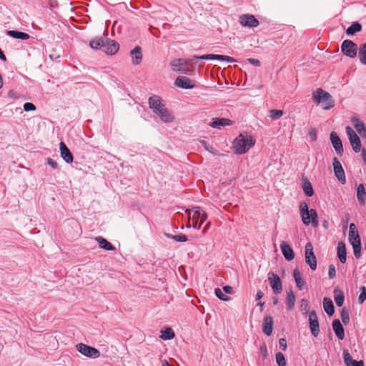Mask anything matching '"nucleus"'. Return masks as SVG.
<instances>
[{"label":"nucleus","mask_w":366,"mask_h":366,"mask_svg":"<svg viewBox=\"0 0 366 366\" xmlns=\"http://www.w3.org/2000/svg\"><path fill=\"white\" fill-rule=\"evenodd\" d=\"M149 105L153 112L157 114L163 122L170 123L173 122L174 119L173 114L162 103L159 97H151L149 99Z\"/></svg>","instance_id":"f257e3e1"},{"label":"nucleus","mask_w":366,"mask_h":366,"mask_svg":"<svg viewBox=\"0 0 366 366\" xmlns=\"http://www.w3.org/2000/svg\"><path fill=\"white\" fill-rule=\"evenodd\" d=\"M300 213L304 224L307 226L311 224L313 227L318 226L319 222L316 210L314 209L309 210L308 205L305 202L300 203Z\"/></svg>","instance_id":"f03ea898"},{"label":"nucleus","mask_w":366,"mask_h":366,"mask_svg":"<svg viewBox=\"0 0 366 366\" xmlns=\"http://www.w3.org/2000/svg\"><path fill=\"white\" fill-rule=\"evenodd\" d=\"M312 98L315 102L321 104L324 109H330L335 106V102L331 94L322 89H317L312 94Z\"/></svg>","instance_id":"7ed1b4c3"},{"label":"nucleus","mask_w":366,"mask_h":366,"mask_svg":"<svg viewBox=\"0 0 366 366\" xmlns=\"http://www.w3.org/2000/svg\"><path fill=\"white\" fill-rule=\"evenodd\" d=\"M254 143L252 137L239 134L233 142V148L236 153L242 154L246 153Z\"/></svg>","instance_id":"20e7f679"},{"label":"nucleus","mask_w":366,"mask_h":366,"mask_svg":"<svg viewBox=\"0 0 366 366\" xmlns=\"http://www.w3.org/2000/svg\"><path fill=\"white\" fill-rule=\"evenodd\" d=\"M76 349L79 352L89 358L95 359L100 356V352L97 349L84 343L76 345Z\"/></svg>","instance_id":"39448f33"},{"label":"nucleus","mask_w":366,"mask_h":366,"mask_svg":"<svg viewBox=\"0 0 366 366\" xmlns=\"http://www.w3.org/2000/svg\"><path fill=\"white\" fill-rule=\"evenodd\" d=\"M345 129L352 149L356 153L359 152L361 150V141L360 137L350 127H346Z\"/></svg>","instance_id":"423d86ee"},{"label":"nucleus","mask_w":366,"mask_h":366,"mask_svg":"<svg viewBox=\"0 0 366 366\" xmlns=\"http://www.w3.org/2000/svg\"><path fill=\"white\" fill-rule=\"evenodd\" d=\"M357 45L351 40H345L341 45L342 52L350 58L357 56Z\"/></svg>","instance_id":"0eeeda50"},{"label":"nucleus","mask_w":366,"mask_h":366,"mask_svg":"<svg viewBox=\"0 0 366 366\" xmlns=\"http://www.w3.org/2000/svg\"><path fill=\"white\" fill-rule=\"evenodd\" d=\"M305 262L309 264L312 270L317 268V259L313 252L312 243L307 242L305 245Z\"/></svg>","instance_id":"6e6552de"},{"label":"nucleus","mask_w":366,"mask_h":366,"mask_svg":"<svg viewBox=\"0 0 366 366\" xmlns=\"http://www.w3.org/2000/svg\"><path fill=\"white\" fill-rule=\"evenodd\" d=\"M268 280L273 292L274 294L281 293L282 290V283L280 277L273 272H269Z\"/></svg>","instance_id":"1a4fd4ad"},{"label":"nucleus","mask_w":366,"mask_h":366,"mask_svg":"<svg viewBox=\"0 0 366 366\" xmlns=\"http://www.w3.org/2000/svg\"><path fill=\"white\" fill-rule=\"evenodd\" d=\"M349 241L352 245L355 257L360 258L361 256V240L359 233L349 234Z\"/></svg>","instance_id":"9d476101"},{"label":"nucleus","mask_w":366,"mask_h":366,"mask_svg":"<svg viewBox=\"0 0 366 366\" xmlns=\"http://www.w3.org/2000/svg\"><path fill=\"white\" fill-rule=\"evenodd\" d=\"M332 165L334 168L335 175L338 179V181L342 184H345L346 178L345 171L342 167L340 162L337 159V157L333 158Z\"/></svg>","instance_id":"9b49d317"},{"label":"nucleus","mask_w":366,"mask_h":366,"mask_svg":"<svg viewBox=\"0 0 366 366\" xmlns=\"http://www.w3.org/2000/svg\"><path fill=\"white\" fill-rule=\"evenodd\" d=\"M239 24L244 27H257L259 25V21L251 14H242L239 19Z\"/></svg>","instance_id":"f8f14e48"},{"label":"nucleus","mask_w":366,"mask_h":366,"mask_svg":"<svg viewBox=\"0 0 366 366\" xmlns=\"http://www.w3.org/2000/svg\"><path fill=\"white\" fill-rule=\"evenodd\" d=\"M188 60L184 59H176L171 61L170 66L174 71L187 73L189 69L187 68Z\"/></svg>","instance_id":"ddd939ff"},{"label":"nucleus","mask_w":366,"mask_h":366,"mask_svg":"<svg viewBox=\"0 0 366 366\" xmlns=\"http://www.w3.org/2000/svg\"><path fill=\"white\" fill-rule=\"evenodd\" d=\"M193 59L204 60H222L229 63H233L236 61V60L232 57L219 54H205L202 56H194Z\"/></svg>","instance_id":"4468645a"},{"label":"nucleus","mask_w":366,"mask_h":366,"mask_svg":"<svg viewBox=\"0 0 366 366\" xmlns=\"http://www.w3.org/2000/svg\"><path fill=\"white\" fill-rule=\"evenodd\" d=\"M119 49V45L117 42L105 38L104 46L102 47L103 51L109 55L116 54Z\"/></svg>","instance_id":"2eb2a0df"},{"label":"nucleus","mask_w":366,"mask_h":366,"mask_svg":"<svg viewBox=\"0 0 366 366\" xmlns=\"http://www.w3.org/2000/svg\"><path fill=\"white\" fill-rule=\"evenodd\" d=\"M309 323L312 334L315 337H317L320 333V326L317 316L315 311H312L309 314Z\"/></svg>","instance_id":"dca6fc26"},{"label":"nucleus","mask_w":366,"mask_h":366,"mask_svg":"<svg viewBox=\"0 0 366 366\" xmlns=\"http://www.w3.org/2000/svg\"><path fill=\"white\" fill-rule=\"evenodd\" d=\"M174 84L183 89H192L195 86V81L186 76H179L175 79Z\"/></svg>","instance_id":"f3484780"},{"label":"nucleus","mask_w":366,"mask_h":366,"mask_svg":"<svg viewBox=\"0 0 366 366\" xmlns=\"http://www.w3.org/2000/svg\"><path fill=\"white\" fill-rule=\"evenodd\" d=\"M330 140L335 152L337 154L342 155L343 153L342 143L337 134L335 132L330 133Z\"/></svg>","instance_id":"a211bd4d"},{"label":"nucleus","mask_w":366,"mask_h":366,"mask_svg":"<svg viewBox=\"0 0 366 366\" xmlns=\"http://www.w3.org/2000/svg\"><path fill=\"white\" fill-rule=\"evenodd\" d=\"M130 56L132 57V64L133 65H139L143 58L142 48L139 46H136L130 51Z\"/></svg>","instance_id":"6ab92c4d"},{"label":"nucleus","mask_w":366,"mask_h":366,"mask_svg":"<svg viewBox=\"0 0 366 366\" xmlns=\"http://www.w3.org/2000/svg\"><path fill=\"white\" fill-rule=\"evenodd\" d=\"M61 157L66 163H71L73 162V155L66 147V145L61 142L59 144Z\"/></svg>","instance_id":"aec40b11"},{"label":"nucleus","mask_w":366,"mask_h":366,"mask_svg":"<svg viewBox=\"0 0 366 366\" xmlns=\"http://www.w3.org/2000/svg\"><path fill=\"white\" fill-rule=\"evenodd\" d=\"M232 124V121L226 118H213L209 126L213 128L221 129L223 127Z\"/></svg>","instance_id":"412c9836"},{"label":"nucleus","mask_w":366,"mask_h":366,"mask_svg":"<svg viewBox=\"0 0 366 366\" xmlns=\"http://www.w3.org/2000/svg\"><path fill=\"white\" fill-rule=\"evenodd\" d=\"M280 249L284 257L287 260L291 261L294 259L295 253L287 242L283 241L280 244Z\"/></svg>","instance_id":"4be33fe9"},{"label":"nucleus","mask_w":366,"mask_h":366,"mask_svg":"<svg viewBox=\"0 0 366 366\" xmlns=\"http://www.w3.org/2000/svg\"><path fill=\"white\" fill-rule=\"evenodd\" d=\"M273 319L270 316H267L264 318L263 325H262V331L263 332L267 335L270 336L272 333L273 330Z\"/></svg>","instance_id":"5701e85b"},{"label":"nucleus","mask_w":366,"mask_h":366,"mask_svg":"<svg viewBox=\"0 0 366 366\" xmlns=\"http://www.w3.org/2000/svg\"><path fill=\"white\" fill-rule=\"evenodd\" d=\"M202 211V209L199 207H194L192 209H186L189 220L198 222L199 219H200Z\"/></svg>","instance_id":"b1692460"},{"label":"nucleus","mask_w":366,"mask_h":366,"mask_svg":"<svg viewBox=\"0 0 366 366\" xmlns=\"http://www.w3.org/2000/svg\"><path fill=\"white\" fill-rule=\"evenodd\" d=\"M332 328L337 337L342 340L345 338V330L339 320L333 321Z\"/></svg>","instance_id":"393cba45"},{"label":"nucleus","mask_w":366,"mask_h":366,"mask_svg":"<svg viewBox=\"0 0 366 366\" xmlns=\"http://www.w3.org/2000/svg\"><path fill=\"white\" fill-rule=\"evenodd\" d=\"M352 122L357 132L363 137H366V127L365 124L356 117L352 119Z\"/></svg>","instance_id":"a878e982"},{"label":"nucleus","mask_w":366,"mask_h":366,"mask_svg":"<svg viewBox=\"0 0 366 366\" xmlns=\"http://www.w3.org/2000/svg\"><path fill=\"white\" fill-rule=\"evenodd\" d=\"M337 256L342 263H345L347 260V250L345 244L340 242L337 245Z\"/></svg>","instance_id":"bb28decb"},{"label":"nucleus","mask_w":366,"mask_h":366,"mask_svg":"<svg viewBox=\"0 0 366 366\" xmlns=\"http://www.w3.org/2000/svg\"><path fill=\"white\" fill-rule=\"evenodd\" d=\"M357 198L360 205L363 206L365 204L366 191L362 184H359L357 187Z\"/></svg>","instance_id":"cd10ccee"},{"label":"nucleus","mask_w":366,"mask_h":366,"mask_svg":"<svg viewBox=\"0 0 366 366\" xmlns=\"http://www.w3.org/2000/svg\"><path fill=\"white\" fill-rule=\"evenodd\" d=\"M95 239L98 242L99 247L100 248L108 250V251L115 249V247L109 242H108L106 239H104L102 237H97L95 238Z\"/></svg>","instance_id":"c85d7f7f"},{"label":"nucleus","mask_w":366,"mask_h":366,"mask_svg":"<svg viewBox=\"0 0 366 366\" xmlns=\"http://www.w3.org/2000/svg\"><path fill=\"white\" fill-rule=\"evenodd\" d=\"M293 277L297 288L302 290L305 286V282L302 277L301 273L298 269L296 268L293 270Z\"/></svg>","instance_id":"c756f323"},{"label":"nucleus","mask_w":366,"mask_h":366,"mask_svg":"<svg viewBox=\"0 0 366 366\" xmlns=\"http://www.w3.org/2000/svg\"><path fill=\"white\" fill-rule=\"evenodd\" d=\"M296 297L292 292V290H290L287 292V298H286V305L287 308L289 310H292L295 305Z\"/></svg>","instance_id":"7c9ffc66"},{"label":"nucleus","mask_w":366,"mask_h":366,"mask_svg":"<svg viewBox=\"0 0 366 366\" xmlns=\"http://www.w3.org/2000/svg\"><path fill=\"white\" fill-rule=\"evenodd\" d=\"M323 307L326 313L331 316L334 314V305L332 300L329 298L325 297L323 300Z\"/></svg>","instance_id":"2f4dec72"},{"label":"nucleus","mask_w":366,"mask_h":366,"mask_svg":"<svg viewBox=\"0 0 366 366\" xmlns=\"http://www.w3.org/2000/svg\"><path fill=\"white\" fill-rule=\"evenodd\" d=\"M7 34L14 39H19L22 40L29 39V35L28 34L19 31L10 30L7 31Z\"/></svg>","instance_id":"473e14b6"},{"label":"nucleus","mask_w":366,"mask_h":366,"mask_svg":"<svg viewBox=\"0 0 366 366\" xmlns=\"http://www.w3.org/2000/svg\"><path fill=\"white\" fill-rule=\"evenodd\" d=\"M104 37H97L89 42V46L94 49H102L104 42Z\"/></svg>","instance_id":"72a5a7b5"},{"label":"nucleus","mask_w":366,"mask_h":366,"mask_svg":"<svg viewBox=\"0 0 366 366\" xmlns=\"http://www.w3.org/2000/svg\"><path fill=\"white\" fill-rule=\"evenodd\" d=\"M334 299L336 305L338 307L342 306L345 300V296L343 292L339 290L335 289L334 290Z\"/></svg>","instance_id":"f704fd0d"},{"label":"nucleus","mask_w":366,"mask_h":366,"mask_svg":"<svg viewBox=\"0 0 366 366\" xmlns=\"http://www.w3.org/2000/svg\"><path fill=\"white\" fill-rule=\"evenodd\" d=\"M160 337L164 340H169L174 337V332L170 327H166L165 330H162Z\"/></svg>","instance_id":"c9c22d12"},{"label":"nucleus","mask_w":366,"mask_h":366,"mask_svg":"<svg viewBox=\"0 0 366 366\" xmlns=\"http://www.w3.org/2000/svg\"><path fill=\"white\" fill-rule=\"evenodd\" d=\"M302 188L307 196L312 197L313 195L314 191L311 183L308 180L304 181Z\"/></svg>","instance_id":"e433bc0d"},{"label":"nucleus","mask_w":366,"mask_h":366,"mask_svg":"<svg viewBox=\"0 0 366 366\" xmlns=\"http://www.w3.org/2000/svg\"><path fill=\"white\" fill-rule=\"evenodd\" d=\"M359 58L362 64L366 65V42L362 44L359 49Z\"/></svg>","instance_id":"4c0bfd02"},{"label":"nucleus","mask_w":366,"mask_h":366,"mask_svg":"<svg viewBox=\"0 0 366 366\" xmlns=\"http://www.w3.org/2000/svg\"><path fill=\"white\" fill-rule=\"evenodd\" d=\"M362 29V26L359 23L356 22L352 24L350 26H349L346 31L347 34L352 35L356 32L360 31Z\"/></svg>","instance_id":"58836bf2"},{"label":"nucleus","mask_w":366,"mask_h":366,"mask_svg":"<svg viewBox=\"0 0 366 366\" xmlns=\"http://www.w3.org/2000/svg\"><path fill=\"white\" fill-rule=\"evenodd\" d=\"M284 114V112L280 109H271L269 112V117L272 120H277L279 119L280 117H282Z\"/></svg>","instance_id":"ea45409f"},{"label":"nucleus","mask_w":366,"mask_h":366,"mask_svg":"<svg viewBox=\"0 0 366 366\" xmlns=\"http://www.w3.org/2000/svg\"><path fill=\"white\" fill-rule=\"evenodd\" d=\"M343 359L346 366H352L356 360H352L351 355L347 350L343 352Z\"/></svg>","instance_id":"a19ab883"},{"label":"nucleus","mask_w":366,"mask_h":366,"mask_svg":"<svg viewBox=\"0 0 366 366\" xmlns=\"http://www.w3.org/2000/svg\"><path fill=\"white\" fill-rule=\"evenodd\" d=\"M166 237L169 239H172L176 242H186L187 240V237L184 234H177L172 235L170 234H165Z\"/></svg>","instance_id":"79ce46f5"},{"label":"nucleus","mask_w":366,"mask_h":366,"mask_svg":"<svg viewBox=\"0 0 366 366\" xmlns=\"http://www.w3.org/2000/svg\"><path fill=\"white\" fill-rule=\"evenodd\" d=\"M275 358H276V362H277L278 366H286V365H287L286 360H285L284 355L282 352H278L276 354Z\"/></svg>","instance_id":"37998d69"},{"label":"nucleus","mask_w":366,"mask_h":366,"mask_svg":"<svg viewBox=\"0 0 366 366\" xmlns=\"http://www.w3.org/2000/svg\"><path fill=\"white\" fill-rule=\"evenodd\" d=\"M214 292H215V295L216 296L222 300H224V301H228L230 300V297H229L228 296L225 295L222 290L219 288H216L215 290H214Z\"/></svg>","instance_id":"c03bdc74"},{"label":"nucleus","mask_w":366,"mask_h":366,"mask_svg":"<svg viewBox=\"0 0 366 366\" xmlns=\"http://www.w3.org/2000/svg\"><path fill=\"white\" fill-rule=\"evenodd\" d=\"M366 300V287H361V293L359 295L358 301L360 304L363 303V302Z\"/></svg>","instance_id":"a18cd8bd"},{"label":"nucleus","mask_w":366,"mask_h":366,"mask_svg":"<svg viewBox=\"0 0 366 366\" xmlns=\"http://www.w3.org/2000/svg\"><path fill=\"white\" fill-rule=\"evenodd\" d=\"M328 275L330 279H333L336 276V269L333 264L329 266Z\"/></svg>","instance_id":"49530a36"},{"label":"nucleus","mask_w":366,"mask_h":366,"mask_svg":"<svg viewBox=\"0 0 366 366\" xmlns=\"http://www.w3.org/2000/svg\"><path fill=\"white\" fill-rule=\"evenodd\" d=\"M24 109L26 112L34 111L36 109V107L32 103L26 102L24 104Z\"/></svg>","instance_id":"de8ad7c7"},{"label":"nucleus","mask_w":366,"mask_h":366,"mask_svg":"<svg viewBox=\"0 0 366 366\" xmlns=\"http://www.w3.org/2000/svg\"><path fill=\"white\" fill-rule=\"evenodd\" d=\"M308 134H309V137L310 138V139L312 141V142H315L317 140V132H316V129L312 128V129H310L309 132H308Z\"/></svg>","instance_id":"09e8293b"},{"label":"nucleus","mask_w":366,"mask_h":366,"mask_svg":"<svg viewBox=\"0 0 366 366\" xmlns=\"http://www.w3.org/2000/svg\"><path fill=\"white\" fill-rule=\"evenodd\" d=\"M341 318L344 324H347L350 321V317L348 313L344 310L341 313Z\"/></svg>","instance_id":"8fccbe9b"},{"label":"nucleus","mask_w":366,"mask_h":366,"mask_svg":"<svg viewBox=\"0 0 366 366\" xmlns=\"http://www.w3.org/2000/svg\"><path fill=\"white\" fill-rule=\"evenodd\" d=\"M280 347L282 350H285L287 349V341L285 338H280L279 340Z\"/></svg>","instance_id":"3c124183"},{"label":"nucleus","mask_w":366,"mask_h":366,"mask_svg":"<svg viewBox=\"0 0 366 366\" xmlns=\"http://www.w3.org/2000/svg\"><path fill=\"white\" fill-rule=\"evenodd\" d=\"M47 163L53 168V169H56L58 168V163L53 160L51 158H48L47 159Z\"/></svg>","instance_id":"603ef678"},{"label":"nucleus","mask_w":366,"mask_h":366,"mask_svg":"<svg viewBox=\"0 0 366 366\" xmlns=\"http://www.w3.org/2000/svg\"><path fill=\"white\" fill-rule=\"evenodd\" d=\"M247 61L251 64L254 65L256 66H259L260 64H261L260 61L258 59H257L249 58V59H247Z\"/></svg>","instance_id":"864d4df0"},{"label":"nucleus","mask_w":366,"mask_h":366,"mask_svg":"<svg viewBox=\"0 0 366 366\" xmlns=\"http://www.w3.org/2000/svg\"><path fill=\"white\" fill-rule=\"evenodd\" d=\"M207 214L204 211L202 210V213H201L200 219H199L200 226L204 223V222L207 219Z\"/></svg>","instance_id":"5fc2aeb1"},{"label":"nucleus","mask_w":366,"mask_h":366,"mask_svg":"<svg viewBox=\"0 0 366 366\" xmlns=\"http://www.w3.org/2000/svg\"><path fill=\"white\" fill-rule=\"evenodd\" d=\"M308 307V302L307 300L302 299L301 300V305L300 307L302 310H307V308Z\"/></svg>","instance_id":"6e6d98bb"},{"label":"nucleus","mask_w":366,"mask_h":366,"mask_svg":"<svg viewBox=\"0 0 366 366\" xmlns=\"http://www.w3.org/2000/svg\"><path fill=\"white\" fill-rule=\"evenodd\" d=\"M358 232L356 225L354 223H351L350 224V232L349 234H352Z\"/></svg>","instance_id":"4d7b16f0"},{"label":"nucleus","mask_w":366,"mask_h":366,"mask_svg":"<svg viewBox=\"0 0 366 366\" xmlns=\"http://www.w3.org/2000/svg\"><path fill=\"white\" fill-rule=\"evenodd\" d=\"M223 290L224 292H226L227 294H232L233 292L232 287L230 286H228V285L223 287Z\"/></svg>","instance_id":"13d9d810"},{"label":"nucleus","mask_w":366,"mask_h":366,"mask_svg":"<svg viewBox=\"0 0 366 366\" xmlns=\"http://www.w3.org/2000/svg\"><path fill=\"white\" fill-rule=\"evenodd\" d=\"M263 296H264V293L261 290H258L256 294L255 299H256V300H259L260 299L262 298Z\"/></svg>","instance_id":"bf43d9fd"},{"label":"nucleus","mask_w":366,"mask_h":366,"mask_svg":"<svg viewBox=\"0 0 366 366\" xmlns=\"http://www.w3.org/2000/svg\"><path fill=\"white\" fill-rule=\"evenodd\" d=\"M211 226V222H208L206 225L204 226L203 230H202V233L203 234H205L207 232V231L208 230V229Z\"/></svg>","instance_id":"052dcab7"},{"label":"nucleus","mask_w":366,"mask_h":366,"mask_svg":"<svg viewBox=\"0 0 366 366\" xmlns=\"http://www.w3.org/2000/svg\"><path fill=\"white\" fill-rule=\"evenodd\" d=\"M352 366H364L363 361H355Z\"/></svg>","instance_id":"680f3d73"},{"label":"nucleus","mask_w":366,"mask_h":366,"mask_svg":"<svg viewBox=\"0 0 366 366\" xmlns=\"http://www.w3.org/2000/svg\"><path fill=\"white\" fill-rule=\"evenodd\" d=\"M192 227L193 228H197V229H199L200 228V224H198V222H196V221H192Z\"/></svg>","instance_id":"e2e57ef3"},{"label":"nucleus","mask_w":366,"mask_h":366,"mask_svg":"<svg viewBox=\"0 0 366 366\" xmlns=\"http://www.w3.org/2000/svg\"><path fill=\"white\" fill-rule=\"evenodd\" d=\"M0 59H1L2 61H6V57L1 49H0Z\"/></svg>","instance_id":"0e129e2a"},{"label":"nucleus","mask_w":366,"mask_h":366,"mask_svg":"<svg viewBox=\"0 0 366 366\" xmlns=\"http://www.w3.org/2000/svg\"><path fill=\"white\" fill-rule=\"evenodd\" d=\"M362 158L366 164V150L365 149H362Z\"/></svg>","instance_id":"69168bd1"},{"label":"nucleus","mask_w":366,"mask_h":366,"mask_svg":"<svg viewBox=\"0 0 366 366\" xmlns=\"http://www.w3.org/2000/svg\"><path fill=\"white\" fill-rule=\"evenodd\" d=\"M162 366H170V365L169 364V362L166 360H164L162 362Z\"/></svg>","instance_id":"338daca9"},{"label":"nucleus","mask_w":366,"mask_h":366,"mask_svg":"<svg viewBox=\"0 0 366 366\" xmlns=\"http://www.w3.org/2000/svg\"><path fill=\"white\" fill-rule=\"evenodd\" d=\"M278 303V298L277 297H274L273 299V304L274 305H277Z\"/></svg>","instance_id":"774afa93"}]
</instances>
